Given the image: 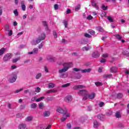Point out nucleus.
<instances>
[{
    "instance_id": "nucleus-1",
    "label": "nucleus",
    "mask_w": 129,
    "mask_h": 129,
    "mask_svg": "<svg viewBox=\"0 0 129 129\" xmlns=\"http://www.w3.org/2000/svg\"><path fill=\"white\" fill-rule=\"evenodd\" d=\"M78 95L82 96H84V98L83 99V100H85L87 98L89 99H93L95 97V94L94 93H92L88 94V92L86 90H82L79 91Z\"/></svg>"
},
{
    "instance_id": "nucleus-2",
    "label": "nucleus",
    "mask_w": 129,
    "mask_h": 129,
    "mask_svg": "<svg viewBox=\"0 0 129 129\" xmlns=\"http://www.w3.org/2000/svg\"><path fill=\"white\" fill-rule=\"evenodd\" d=\"M45 38H46V35H45V34L44 33H42L36 39H33L31 41V45H37V44H39V43H40L41 41H43V40H45Z\"/></svg>"
},
{
    "instance_id": "nucleus-3",
    "label": "nucleus",
    "mask_w": 129,
    "mask_h": 129,
    "mask_svg": "<svg viewBox=\"0 0 129 129\" xmlns=\"http://www.w3.org/2000/svg\"><path fill=\"white\" fill-rule=\"evenodd\" d=\"M63 68L62 69L59 70V73H63V72H66L68 71L69 68H71L73 66V64L72 62L66 63L63 64Z\"/></svg>"
},
{
    "instance_id": "nucleus-4",
    "label": "nucleus",
    "mask_w": 129,
    "mask_h": 129,
    "mask_svg": "<svg viewBox=\"0 0 129 129\" xmlns=\"http://www.w3.org/2000/svg\"><path fill=\"white\" fill-rule=\"evenodd\" d=\"M73 71H75V72H82V73H86V72H87L88 73L91 71V69H88L85 70H81L78 68H74L73 69Z\"/></svg>"
},
{
    "instance_id": "nucleus-5",
    "label": "nucleus",
    "mask_w": 129,
    "mask_h": 129,
    "mask_svg": "<svg viewBox=\"0 0 129 129\" xmlns=\"http://www.w3.org/2000/svg\"><path fill=\"white\" fill-rule=\"evenodd\" d=\"M71 114L67 112H64L63 114V117L61 119V121H65L67 119L68 117H70Z\"/></svg>"
},
{
    "instance_id": "nucleus-6",
    "label": "nucleus",
    "mask_w": 129,
    "mask_h": 129,
    "mask_svg": "<svg viewBox=\"0 0 129 129\" xmlns=\"http://www.w3.org/2000/svg\"><path fill=\"white\" fill-rule=\"evenodd\" d=\"M13 57V54L12 53H7L4 57L3 60L5 61H9L10 59Z\"/></svg>"
},
{
    "instance_id": "nucleus-7",
    "label": "nucleus",
    "mask_w": 129,
    "mask_h": 129,
    "mask_svg": "<svg viewBox=\"0 0 129 129\" xmlns=\"http://www.w3.org/2000/svg\"><path fill=\"white\" fill-rule=\"evenodd\" d=\"M56 111L59 113H64V112H67V109L66 108L63 109L60 107H57L56 109Z\"/></svg>"
},
{
    "instance_id": "nucleus-8",
    "label": "nucleus",
    "mask_w": 129,
    "mask_h": 129,
    "mask_svg": "<svg viewBox=\"0 0 129 129\" xmlns=\"http://www.w3.org/2000/svg\"><path fill=\"white\" fill-rule=\"evenodd\" d=\"M16 80H17V75L14 74L11 75L9 79V82L11 83H14V82H15Z\"/></svg>"
},
{
    "instance_id": "nucleus-9",
    "label": "nucleus",
    "mask_w": 129,
    "mask_h": 129,
    "mask_svg": "<svg viewBox=\"0 0 129 129\" xmlns=\"http://www.w3.org/2000/svg\"><path fill=\"white\" fill-rule=\"evenodd\" d=\"M73 98H72V96L70 95H68L64 98V101L66 102H71L72 101Z\"/></svg>"
},
{
    "instance_id": "nucleus-10",
    "label": "nucleus",
    "mask_w": 129,
    "mask_h": 129,
    "mask_svg": "<svg viewBox=\"0 0 129 129\" xmlns=\"http://www.w3.org/2000/svg\"><path fill=\"white\" fill-rule=\"evenodd\" d=\"M99 56H100V54L98 51L94 52L92 54L93 58H98Z\"/></svg>"
},
{
    "instance_id": "nucleus-11",
    "label": "nucleus",
    "mask_w": 129,
    "mask_h": 129,
    "mask_svg": "<svg viewBox=\"0 0 129 129\" xmlns=\"http://www.w3.org/2000/svg\"><path fill=\"white\" fill-rule=\"evenodd\" d=\"M84 88H85V86L83 85H78L73 88L74 89H84Z\"/></svg>"
},
{
    "instance_id": "nucleus-12",
    "label": "nucleus",
    "mask_w": 129,
    "mask_h": 129,
    "mask_svg": "<svg viewBox=\"0 0 129 129\" xmlns=\"http://www.w3.org/2000/svg\"><path fill=\"white\" fill-rule=\"evenodd\" d=\"M21 5L22 11H26V5H25V1H22L21 2Z\"/></svg>"
},
{
    "instance_id": "nucleus-13",
    "label": "nucleus",
    "mask_w": 129,
    "mask_h": 129,
    "mask_svg": "<svg viewBox=\"0 0 129 129\" xmlns=\"http://www.w3.org/2000/svg\"><path fill=\"white\" fill-rule=\"evenodd\" d=\"M93 124H94L93 126L95 128H97V127L99 126V123H98V122H97L96 120H95L94 121Z\"/></svg>"
},
{
    "instance_id": "nucleus-14",
    "label": "nucleus",
    "mask_w": 129,
    "mask_h": 129,
    "mask_svg": "<svg viewBox=\"0 0 129 129\" xmlns=\"http://www.w3.org/2000/svg\"><path fill=\"white\" fill-rule=\"evenodd\" d=\"M47 60H48V61H50V62H53L55 60V58L51 55L47 56Z\"/></svg>"
},
{
    "instance_id": "nucleus-15",
    "label": "nucleus",
    "mask_w": 129,
    "mask_h": 129,
    "mask_svg": "<svg viewBox=\"0 0 129 129\" xmlns=\"http://www.w3.org/2000/svg\"><path fill=\"white\" fill-rule=\"evenodd\" d=\"M105 117V116H104V115L102 114H99L97 115V117L99 119H100V120H103V119H104V117Z\"/></svg>"
},
{
    "instance_id": "nucleus-16",
    "label": "nucleus",
    "mask_w": 129,
    "mask_h": 129,
    "mask_svg": "<svg viewBox=\"0 0 129 129\" xmlns=\"http://www.w3.org/2000/svg\"><path fill=\"white\" fill-rule=\"evenodd\" d=\"M51 113L49 111H45L43 113V116L47 117L48 116H50Z\"/></svg>"
},
{
    "instance_id": "nucleus-17",
    "label": "nucleus",
    "mask_w": 129,
    "mask_h": 129,
    "mask_svg": "<svg viewBox=\"0 0 129 129\" xmlns=\"http://www.w3.org/2000/svg\"><path fill=\"white\" fill-rule=\"evenodd\" d=\"M110 71H111V72H112V73L117 72V67H112L110 69Z\"/></svg>"
},
{
    "instance_id": "nucleus-18",
    "label": "nucleus",
    "mask_w": 129,
    "mask_h": 129,
    "mask_svg": "<svg viewBox=\"0 0 129 129\" xmlns=\"http://www.w3.org/2000/svg\"><path fill=\"white\" fill-rule=\"evenodd\" d=\"M115 116L117 118L121 117V112L120 111H117L115 113Z\"/></svg>"
},
{
    "instance_id": "nucleus-19",
    "label": "nucleus",
    "mask_w": 129,
    "mask_h": 129,
    "mask_svg": "<svg viewBox=\"0 0 129 129\" xmlns=\"http://www.w3.org/2000/svg\"><path fill=\"white\" fill-rule=\"evenodd\" d=\"M92 6L96 8L97 10H98V7H97V2L95 1L92 2Z\"/></svg>"
},
{
    "instance_id": "nucleus-20",
    "label": "nucleus",
    "mask_w": 129,
    "mask_h": 129,
    "mask_svg": "<svg viewBox=\"0 0 129 129\" xmlns=\"http://www.w3.org/2000/svg\"><path fill=\"white\" fill-rule=\"evenodd\" d=\"M90 49H91V47L89 46H87L83 47L82 50L83 51H88L89 50H90Z\"/></svg>"
},
{
    "instance_id": "nucleus-21",
    "label": "nucleus",
    "mask_w": 129,
    "mask_h": 129,
    "mask_svg": "<svg viewBox=\"0 0 129 129\" xmlns=\"http://www.w3.org/2000/svg\"><path fill=\"white\" fill-rule=\"evenodd\" d=\"M59 76H60V78H66V77H67L68 76V75H67V74L60 73Z\"/></svg>"
},
{
    "instance_id": "nucleus-22",
    "label": "nucleus",
    "mask_w": 129,
    "mask_h": 129,
    "mask_svg": "<svg viewBox=\"0 0 129 129\" xmlns=\"http://www.w3.org/2000/svg\"><path fill=\"white\" fill-rule=\"evenodd\" d=\"M26 127V124H21L19 125L18 128L24 129Z\"/></svg>"
},
{
    "instance_id": "nucleus-23",
    "label": "nucleus",
    "mask_w": 129,
    "mask_h": 129,
    "mask_svg": "<svg viewBox=\"0 0 129 129\" xmlns=\"http://www.w3.org/2000/svg\"><path fill=\"white\" fill-rule=\"evenodd\" d=\"M55 92H57V90L53 89L48 90L46 93H55Z\"/></svg>"
},
{
    "instance_id": "nucleus-24",
    "label": "nucleus",
    "mask_w": 129,
    "mask_h": 129,
    "mask_svg": "<svg viewBox=\"0 0 129 129\" xmlns=\"http://www.w3.org/2000/svg\"><path fill=\"white\" fill-rule=\"evenodd\" d=\"M114 36V37H115V38H116V39H117V40H119V41H120V40H121L122 37L119 34H115Z\"/></svg>"
},
{
    "instance_id": "nucleus-25",
    "label": "nucleus",
    "mask_w": 129,
    "mask_h": 129,
    "mask_svg": "<svg viewBox=\"0 0 129 129\" xmlns=\"http://www.w3.org/2000/svg\"><path fill=\"white\" fill-rule=\"evenodd\" d=\"M48 88H54L55 87V84L53 83H50L48 85Z\"/></svg>"
},
{
    "instance_id": "nucleus-26",
    "label": "nucleus",
    "mask_w": 129,
    "mask_h": 129,
    "mask_svg": "<svg viewBox=\"0 0 129 129\" xmlns=\"http://www.w3.org/2000/svg\"><path fill=\"white\" fill-rule=\"evenodd\" d=\"M5 51H6V48H2L0 49V56H2L5 53Z\"/></svg>"
},
{
    "instance_id": "nucleus-27",
    "label": "nucleus",
    "mask_w": 129,
    "mask_h": 129,
    "mask_svg": "<svg viewBox=\"0 0 129 129\" xmlns=\"http://www.w3.org/2000/svg\"><path fill=\"white\" fill-rule=\"evenodd\" d=\"M20 57L14 58L12 60L13 63H17L19 60H20Z\"/></svg>"
},
{
    "instance_id": "nucleus-28",
    "label": "nucleus",
    "mask_w": 129,
    "mask_h": 129,
    "mask_svg": "<svg viewBox=\"0 0 129 129\" xmlns=\"http://www.w3.org/2000/svg\"><path fill=\"white\" fill-rule=\"evenodd\" d=\"M33 119L32 116H28L26 118V121H31Z\"/></svg>"
},
{
    "instance_id": "nucleus-29",
    "label": "nucleus",
    "mask_w": 129,
    "mask_h": 129,
    "mask_svg": "<svg viewBox=\"0 0 129 129\" xmlns=\"http://www.w3.org/2000/svg\"><path fill=\"white\" fill-rule=\"evenodd\" d=\"M69 86H70V83L63 84L61 86V87L63 88H66V87H69Z\"/></svg>"
},
{
    "instance_id": "nucleus-30",
    "label": "nucleus",
    "mask_w": 129,
    "mask_h": 129,
    "mask_svg": "<svg viewBox=\"0 0 129 129\" xmlns=\"http://www.w3.org/2000/svg\"><path fill=\"white\" fill-rule=\"evenodd\" d=\"M42 77V74L38 73L36 76V79H40Z\"/></svg>"
},
{
    "instance_id": "nucleus-31",
    "label": "nucleus",
    "mask_w": 129,
    "mask_h": 129,
    "mask_svg": "<svg viewBox=\"0 0 129 129\" xmlns=\"http://www.w3.org/2000/svg\"><path fill=\"white\" fill-rule=\"evenodd\" d=\"M103 77L104 78H111V77H112V75H104Z\"/></svg>"
},
{
    "instance_id": "nucleus-32",
    "label": "nucleus",
    "mask_w": 129,
    "mask_h": 129,
    "mask_svg": "<svg viewBox=\"0 0 129 129\" xmlns=\"http://www.w3.org/2000/svg\"><path fill=\"white\" fill-rule=\"evenodd\" d=\"M42 24L44 27H45V29L46 30H48V25L47 24V22L46 21H43L42 22Z\"/></svg>"
},
{
    "instance_id": "nucleus-33",
    "label": "nucleus",
    "mask_w": 129,
    "mask_h": 129,
    "mask_svg": "<svg viewBox=\"0 0 129 129\" xmlns=\"http://www.w3.org/2000/svg\"><path fill=\"white\" fill-rule=\"evenodd\" d=\"M37 105L36 103H33V104H31V108L35 109V108H36V107H37Z\"/></svg>"
},
{
    "instance_id": "nucleus-34",
    "label": "nucleus",
    "mask_w": 129,
    "mask_h": 129,
    "mask_svg": "<svg viewBox=\"0 0 129 129\" xmlns=\"http://www.w3.org/2000/svg\"><path fill=\"white\" fill-rule=\"evenodd\" d=\"M15 16H16V17H18V16H19V12H18V10L16 9L13 12Z\"/></svg>"
},
{
    "instance_id": "nucleus-35",
    "label": "nucleus",
    "mask_w": 129,
    "mask_h": 129,
    "mask_svg": "<svg viewBox=\"0 0 129 129\" xmlns=\"http://www.w3.org/2000/svg\"><path fill=\"white\" fill-rule=\"evenodd\" d=\"M39 51V49L37 48H35L34 49H33V50H32V52H33V54H37V53H38Z\"/></svg>"
},
{
    "instance_id": "nucleus-36",
    "label": "nucleus",
    "mask_w": 129,
    "mask_h": 129,
    "mask_svg": "<svg viewBox=\"0 0 129 129\" xmlns=\"http://www.w3.org/2000/svg\"><path fill=\"white\" fill-rule=\"evenodd\" d=\"M63 23L65 28H67V27H68V22L66 20H64L63 21Z\"/></svg>"
},
{
    "instance_id": "nucleus-37",
    "label": "nucleus",
    "mask_w": 129,
    "mask_h": 129,
    "mask_svg": "<svg viewBox=\"0 0 129 129\" xmlns=\"http://www.w3.org/2000/svg\"><path fill=\"white\" fill-rule=\"evenodd\" d=\"M39 108H40L41 109H43V108H44V103H40L39 104Z\"/></svg>"
},
{
    "instance_id": "nucleus-38",
    "label": "nucleus",
    "mask_w": 129,
    "mask_h": 129,
    "mask_svg": "<svg viewBox=\"0 0 129 129\" xmlns=\"http://www.w3.org/2000/svg\"><path fill=\"white\" fill-rule=\"evenodd\" d=\"M45 97H41L40 98H39L38 99H36V102H39V101H41V100H43V99H44Z\"/></svg>"
},
{
    "instance_id": "nucleus-39",
    "label": "nucleus",
    "mask_w": 129,
    "mask_h": 129,
    "mask_svg": "<svg viewBox=\"0 0 129 129\" xmlns=\"http://www.w3.org/2000/svg\"><path fill=\"white\" fill-rule=\"evenodd\" d=\"M80 8H81L80 5H79L77 6L75 8V11L78 12V11H79V10H80Z\"/></svg>"
},
{
    "instance_id": "nucleus-40",
    "label": "nucleus",
    "mask_w": 129,
    "mask_h": 129,
    "mask_svg": "<svg viewBox=\"0 0 129 129\" xmlns=\"http://www.w3.org/2000/svg\"><path fill=\"white\" fill-rule=\"evenodd\" d=\"M107 19L109 21H110L111 23L113 22V19L111 18L110 16H108L107 17Z\"/></svg>"
},
{
    "instance_id": "nucleus-41",
    "label": "nucleus",
    "mask_w": 129,
    "mask_h": 129,
    "mask_svg": "<svg viewBox=\"0 0 129 129\" xmlns=\"http://www.w3.org/2000/svg\"><path fill=\"white\" fill-rule=\"evenodd\" d=\"M54 9L55 11H57V10H59V5L58 4L54 5Z\"/></svg>"
},
{
    "instance_id": "nucleus-42",
    "label": "nucleus",
    "mask_w": 129,
    "mask_h": 129,
    "mask_svg": "<svg viewBox=\"0 0 129 129\" xmlns=\"http://www.w3.org/2000/svg\"><path fill=\"white\" fill-rule=\"evenodd\" d=\"M88 33H89V34H90L91 35H94V34H95V32L91 30H88Z\"/></svg>"
},
{
    "instance_id": "nucleus-43",
    "label": "nucleus",
    "mask_w": 129,
    "mask_h": 129,
    "mask_svg": "<svg viewBox=\"0 0 129 129\" xmlns=\"http://www.w3.org/2000/svg\"><path fill=\"white\" fill-rule=\"evenodd\" d=\"M41 91V89L39 87H37L35 88V92L39 93Z\"/></svg>"
},
{
    "instance_id": "nucleus-44",
    "label": "nucleus",
    "mask_w": 129,
    "mask_h": 129,
    "mask_svg": "<svg viewBox=\"0 0 129 129\" xmlns=\"http://www.w3.org/2000/svg\"><path fill=\"white\" fill-rule=\"evenodd\" d=\"M23 90H24L23 88H21L18 90H16L15 91V93H19V92H21V91H23Z\"/></svg>"
},
{
    "instance_id": "nucleus-45",
    "label": "nucleus",
    "mask_w": 129,
    "mask_h": 129,
    "mask_svg": "<svg viewBox=\"0 0 129 129\" xmlns=\"http://www.w3.org/2000/svg\"><path fill=\"white\" fill-rule=\"evenodd\" d=\"M53 34L54 37V38H57L58 37V35L57 34V33H56L55 31H53Z\"/></svg>"
},
{
    "instance_id": "nucleus-46",
    "label": "nucleus",
    "mask_w": 129,
    "mask_h": 129,
    "mask_svg": "<svg viewBox=\"0 0 129 129\" xmlns=\"http://www.w3.org/2000/svg\"><path fill=\"white\" fill-rule=\"evenodd\" d=\"M95 85L97 86H101V85H102V84L99 82H95Z\"/></svg>"
},
{
    "instance_id": "nucleus-47",
    "label": "nucleus",
    "mask_w": 129,
    "mask_h": 129,
    "mask_svg": "<svg viewBox=\"0 0 129 129\" xmlns=\"http://www.w3.org/2000/svg\"><path fill=\"white\" fill-rule=\"evenodd\" d=\"M85 37H86V38H91V35H90L88 33H85Z\"/></svg>"
},
{
    "instance_id": "nucleus-48",
    "label": "nucleus",
    "mask_w": 129,
    "mask_h": 129,
    "mask_svg": "<svg viewBox=\"0 0 129 129\" xmlns=\"http://www.w3.org/2000/svg\"><path fill=\"white\" fill-rule=\"evenodd\" d=\"M117 98H121V97H122V94L121 93H118L117 95Z\"/></svg>"
},
{
    "instance_id": "nucleus-49",
    "label": "nucleus",
    "mask_w": 129,
    "mask_h": 129,
    "mask_svg": "<svg viewBox=\"0 0 129 129\" xmlns=\"http://www.w3.org/2000/svg\"><path fill=\"white\" fill-rule=\"evenodd\" d=\"M87 110H89V111H91V110H92V106H88L87 107Z\"/></svg>"
},
{
    "instance_id": "nucleus-50",
    "label": "nucleus",
    "mask_w": 129,
    "mask_h": 129,
    "mask_svg": "<svg viewBox=\"0 0 129 129\" xmlns=\"http://www.w3.org/2000/svg\"><path fill=\"white\" fill-rule=\"evenodd\" d=\"M103 105H104V103L103 102H100L99 104V106H100V107H102Z\"/></svg>"
},
{
    "instance_id": "nucleus-51",
    "label": "nucleus",
    "mask_w": 129,
    "mask_h": 129,
    "mask_svg": "<svg viewBox=\"0 0 129 129\" xmlns=\"http://www.w3.org/2000/svg\"><path fill=\"white\" fill-rule=\"evenodd\" d=\"M107 114H108V115H111V114H112V111L108 110V111L107 112Z\"/></svg>"
},
{
    "instance_id": "nucleus-52",
    "label": "nucleus",
    "mask_w": 129,
    "mask_h": 129,
    "mask_svg": "<svg viewBox=\"0 0 129 129\" xmlns=\"http://www.w3.org/2000/svg\"><path fill=\"white\" fill-rule=\"evenodd\" d=\"M67 128H71V124H70V123H67Z\"/></svg>"
},
{
    "instance_id": "nucleus-53",
    "label": "nucleus",
    "mask_w": 129,
    "mask_h": 129,
    "mask_svg": "<svg viewBox=\"0 0 129 129\" xmlns=\"http://www.w3.org/2000/svg\"><path fill=\"white\" fill-rule=\"evenodd\" d=\"M88 20H92L93 19V17L91 16V15H89L87 17Z\"/></svg>"
},
{
    "instance_id": "nucleus-54",
    "label": "nucleus",
    "mask_w": 129,
    "mask_h": 129,
    "mask_svg": "<svg viewBox=\"0 0 129 129\" xmlns=\"http://www.w3.org/2000/svg\"><path fill=\"white\" fill-rule=\"evenodd\" d=\"M97 29L99 31V32H102V31H103V29L101 27H97Z\"/></svg>"
},
{
    "instance_id": "nucleus-55",
    "label": "nucleus",
    "mask_w": 129,
    "mask_h": 129,
    "mask_svg": "<svg viewBox=\"0 0 129 129\" xmlns=\"http://www.w3.org/2000/svg\"><path fill=\"white\" fill-rule=\"evenodd\" d=\"M35 100L36 101L37 97H34L31 98V101H35Z\"/></svg>"
},
{
    "instance_id": "nucleus-56",
    "label": "nucleus",
    "mask_w": 129,
    "mask_h": 129,
    "mask_svg": "<svg viewBox=\"0 0 129 129\" xmlns=\"http://www.w3.org/2000/svg\"><path fill=\"white\" fill-rule=\"evenodd\" d=\"M102 9L103 10H105L107 9V7H106V6H104V5H103L102 6Z\"/></svg>"
},
{
    "instance_id": "nucleus-57",
    "label": "nucleus",
    "mask_w": 129,
    "mask_h": 129,
    "mask_svg": "<svg viewBox=\"0 0 129 129\" xmlns=\"http://www.w3.org/2000/svg\"><path fill=\"white\" fill-rule=\"evenodd\" d=\"M103 57L104 58H107V57H108V54L107 53L103 54Z\"/></svg>"
},
{
    "instance_id": "nucleus-58",
    "label": "nucleus",
    "mask_w": 129,
    "mask_h": 129,
    "mask_svg": "<svg viewBox=\"0 0 129 129\" xmlns=\"http://www.w3.org/2000/svg\"><path fill=\"white\" fill-rule=\"evenodd\" d=\"M8 35L9 36H12L13 35V31L12 30L9 31Z\"/></svg>"
},
{
    "instance_id": "nucleus-59",
    "label": "nucleus",
    "mask_w": 129,
    "mask_h": 129,
    "mask_svg": "<svg viewBox=\"0 0 129 129\" xmlns=\"http://www.w3.org/2000/svg\"><path fill=\"white\" fill-rule=\"evenodd\" d=\"M100 62H101V63H104L105 62H106V60L104 59V58H102L100 60Z\"/></svg>"
},
{
    "instance_id": "nucleus-60",
    "label": "nucleus",
    "mask_w": 129,
    "mask_h": 129,
    "mask_svg": "<svg viewBox=\"0 0 129 129\" xmlns=\"http://www.w3.org/2000/svg\"><path fill=\"white\" fill-rule=\"evenodd\" d=\"M43 47V43H41L39 46H38V49H42V47Z\"/></svg>"
},
{
    "instance_id": "nucleus-61",
    "label": "nucleus",
    "mask_w": 129,
    "mask_h": 129,
    "mask_svg": "<svg viewBox=\"0 0 129 129\" xmlns=\"http://www.w3.org/2000/svg\"><path fill=\"white\" fill-rule=\"evenodd\" d=\"M23 34H24V32L23 31L19 32L17 36H22V35H23Z\"/></svg>"
},
{
    "instance_id": "nucleus-62",
    "label": "nucleus",
    "mask_w": 129,
    "mask_h": 129,
    "mask_svg": "<svg viewBox=\"0 0 129 129\" xmlns=\"http://www.w3.org/2000/svg\"><path fill=\"white\" fill-rule=\"evenodd\" d=\"M17 25H18V23L16 22V21H14V23H13V26L16 27V26H17Z\"/></svg>"
},
{
    "instance_id": "nucleus-63",
    "label": "nucleus",
    "mask_w": 129,
    "mask_h": 129,
    "mask_svg": "<svg viewBox=\"0 0 129 129\" xmlns=\"http://www.w3.org/2000/svg\"><path fill=\"white\" fill-rule=\"evenodd\" d=\"M17 68V66H11V69H16Z\"/></svg>"
},
{
    "instance_id": "nucleus-64",
    "label": "nucleus",
    "mask_w": 129,
    "mask_h": 129,
    "mask_svg": "<svg viewBox=\"0 0 129 129\" xmlns=\"http://www.w3.org/2000/svg\"><path fill=\"white\" fill-rule=\"evenodd\" d=\"M73 129H81L80 127H74Z\"/></svg>"
}]
</instances>
